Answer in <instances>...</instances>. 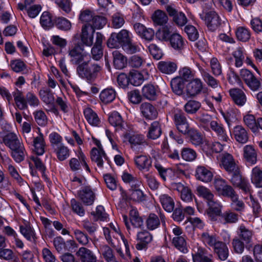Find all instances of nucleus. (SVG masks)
<instances>
[{
	"instance_id": "1",
	"label": "nucleus",
	"mask_w": 262,
	"mask_h": 262,
	"mask_svg": "<svg viewBox=\"0 0 262 262\" xmlns=\"http://www.w3.org/2000/svg\"><path fill=\"white\" fill-rule=\"evenodd\" d=\"M3 141L5 145L11 150V156L17 163L24 160L26 150L23 143L19 137L13 133H9L5 135Z\"/></svg>"
},
{
	"instance_id": "2",
	"label": "nucleus",
	"mask_w": 262,
	"mask_h": 262,
	"mask_svg": "<svg viewBox=\"0 0 262 262\" xmlns=\"http://www.w3.org/2000/svg\"><path fill=\"white\" fill-rule=\"evenodd\" d=\"M202 239L206 245L212 248L214 253L217 255L219 259L225 260L227 259L229 249L225 243L219 241L215 235L207 232L202 233Z\"/></svg>"
},
{
	"instance_id": "3",
	"label": "nucleus",
	"mask_w": 262,
	"mask_h": 262,
	"mask_svg": "<svg viewBox=\"0 0 262 262\" xmlns=\"http://www.w3.org/2000/svg\"><path fill=\"white\" fill-rule=\"evenodd\" d=\"M12 95L16 107L19 110H25L28 107V104L31 106L36 107L39 104V100L37 96L31 92H28L25 97L23 93L16 89Z\"/></svg>"
},
{
	"instance_id": "4",
	"label": "nucleus",
	"mask_w": 262,
	"mask_h": 262,
	"mask_svg": "<svg viewBox=\"0 0 262 262\" xmlns=\"http://www.w3.org/2000/svg\"><path fill=\"white\" fill-rule=\"evenodd\" d=\"M68 55L72 64L79 65L85 59L90 58V55L86 52L82 45L76 43L69 47Z\"/></svg>"
},
{
	"instance_id": "5",
	"label": "nucleus",
	"mask_w": 262,
	"mask_h": 262,
	"mask_svg": "<svg viewBox=\"0 0 262 262\" xmlns=\"http://www.w3.org/2000/svg\"><path fill=\"white\" fill-rule=\"evenodd\" d=\"M102 68L96 63H90V60L84 61L79 64L76 69L78 75L81 78L91 80L95 79Z\"/></svg>"
},
{
	"instance_id": "6",
	"label": "nucleus",
	"mask_w": 262,
	"mask_h": 262,
	"mask_svg": "<svg viewBox=\"0 0 262 262\" xmlns=\"http://www.w3.org/2000/svg\"><path fill=\"white\" fill-rule=\"evenodd\" d=\"M201 18L204 20L208 29L212 31L219 29L224 23L218 14L213 11L207 12L204 16H201Z\"/></svg>"
},
{
	"instance_id": "7",
	"label": "nucleus",
	"mask_w": 262,
	"mask_h": 262,
	"mask_svg": "<svg viewBox=\"0 0 262 262\" xmlns=\"http://www.w3.org/2000/svg\"><path fill=\"white\" fill-rule=\"evenodd\" d=\"M173 120L177 130L183 135H186L190 128L185 114L182 111L174 112Z\"/></svg>"
},
{
	"instance_id": "8",
	"label": "nucleus",
	"mask_w": 262,
	"mask_h": 262,
	"mask_svg": "<svg viewBox=\"0 0 262 262\" xmlns=\"http://www.w3.org/2000/svg\"><path fill=\"white\" fill-rule=\"evenodd\" d=\"M232 176L230 179V182L232 185L241 189L246 193H250L251 186L248 181L243 178L240 172L239 169L236 172L231 173Z\"/></svg>"
},
{
	"instance_id": "9",
	"label": "nucleus",
	"mask_w": 262,
	"mask_h": 262,
	"mask_svg": "<svg viewBox=\"0 0 262 262\" xmlns=\"http://www.w3.org/2000/svg\"><path fill=\"white\" fill-rule=\"evenodd\" d=\"M240 75L247 86L252 91L259 90L261 82L253 74L247 69H242L240 72Z\"/></svg>"
},
{
	"instance_id": "10",
	"label": "nucleus",
	"mask_w": 262,
	"mask_h": 262,
	"mask_svg": "<svg viewBox=\"0 0 262 262\" xmlns=\"http://www.w3.org/2000/svg\"><path fill=\"white\" fill-rule=\"evenodd\" d=\"M215 190L220 195L227 197L235 191L233 188L228 184L227 182L220 177H215L213 181Z\"/></svg>"
},
{
	"instance_id": "11",
	"label": "nucleus",
	"mask_w": 262,
	"mask_h": 262,
	"mask_svg": "<svg viewBox=\"0 0 262 262\" xmlns=\"http://www.w3.org/2000/svg\"><path fill=\"white\" fill-rule=\"evenodd\" d=\"M160 222L164 227H165L166 217L161 212L159 213V216L154 213H150L145 221L146 227L149 230H154L158 228L160 225Z\"/></svg>"
},
{
	"instance_id": "12",
	"label": "nucleus",
	"mask_w": 262,
	"mask_h": 262,
	"mask_svg": "<svg viewBox=\"0 0 262 262\" xmlns=\"http://www.w3.org/2000/svg\"><path fill=\"white\" fill-rule=\"evenodd\" d=\"M166 9L169 15L172 17V20L176 25L183 27L187 24L188 19L184 13L179 12L172 6H166Z\"/></svg>"
},
{
	"instance_id": "13",
	"label": "nucleus",
	"mask_w": 262,
	"mask_h": 262,
	"mask_svg": "<svg viewBox=\"0 0 262 262\" xmlns=\"http://www.w3.org/2000/svg\"><path fill=\"white\" fill-rule=\"evenodd\" d=\"M133 28L135 32L141 38L148 41L153 40L155 32L152 29L147 28L143 25L139 23L134 24Z\"/></svg>"
},
{
	"instance_id": "14",
	"label": "nucleus",
	"mask_w": 262,
	"mask_h": 262,
	"mask_svg": "<svg viewBox=\"0 0 262 262\" xmlns=\"http://www.w3.org/2000/svg\"><path fill=\"white\" fill-rule=\"evenodd\" d=\"M137 244L136 248L138 250L146 249L147 245L152 241V235L146 230L138 232L137 234Z\"/></svg>"
},
{
	"instance_id": "15",
	"label": "nucleus",
	"mask_w": 262,
	"mask_h": 262,
	"mask_svg": "<svg viewBox=\"0 0 262 262\" xmlns=\"http://www.w3.org/2000/svg\"><path fill=\"white\" fill-rule=\"evenodd\" d=\"M103 39V35L100 32H97L96 41L91 49L92 58L95 60H99L103 56L102 42Z\"/></svg>"
},
{
	"instance_id": "16",
	"label": "nucleus",
	"mask_w": 262,
	"mask_h": 262,
	"mask_svg": "<svg viewBox=\"0 0 262 262\" xmlns=\"http://www.w3.org/2000/svg\"><path fill=\"white\" fill-rule=\"evenodd\" d=\"M80 200L86 205H91L95 199V194L90 186L82 187L78 192Z\"/></svg>"
},
{
	"instance_id": "17",
	"label": "nucleus",
	"mask_w": 262,
	"mask_h": 262,
	"mask_svg": "<svg viewBox=\"0 0 262 262\" xmlns=\"http://www.w3.org/2000/svg\"><path fill=\"white\" fill-rule=\"evenodd\" d=\"M95 30L94 28H91L87 24L83 26L81 29V34L80 35L82 42L89 47H91L93 44L94 34Z\"/></svg>"
},
{
	"instance_id": "18",
	"label": "nucleus",
	"mask_w": 262,
	"mask_h": 262,
	"mask_svg": "<svg viewBox=\"0 0 262 262\" xmlns=\"http://www.w3.org/2000/svg\"><path fill=\"white\" fill-rule=\"evenodd\" d=\"M75 254L81 262H95L97 258L92 250L84 247L79 248Z\"/></svg>"
},
{
	"instance_id": "19",
	"label": "nucleus",
	"mask_w": 262,
	"mask_h": 262,
	"mask_svg": "<svg viewBox=\"0 0 262 262\" xmlns=\"http://www.w3.org/2000/svg\"><path fill=\"white\" fill-rule=\"evenodd\" d=\"M209 128L216 134L221 141L226 142L229 140L228 135L222 124L214 120L211 123Z\"/></svg>"
},
{
	"instance_id": "20",
	"label": "nucleus",
	"mask_w": 262,
	"mask_h": 262,
	"mask_svg": "<svg viewBox=\"0 0 262 262\" xmlns=\"http://www.w3.org/2000/svg\"><path fill=\"white\" fill-rule=\"evenodd\" d=\"M230 96L234 103L238 106H244L247 101L245 93L238 88L232 89L229 91Z\"/></svg>"
},
{
	"instance_id": "21",
	"label": "nucleus",
	"mask_w": 262,
	"mask_h": 262,
	"mask_svg": "<svg viewBox=\"0 0 262 262\" xmlns=\"http://www.w3.org/2000/svg\"><path fill=\"white\" fill-rule=\"evenodd\" d=\"M222 165L229 173L236 172L239 167L235 163L232 156L229 154H225L222 158Z\"/></svg>"
},
{
	"instance_id": "22",
	"label": "nucleus",
	"mask_w": 262,
	"mask_h": 262,
	"mask_svg": "<svg viewBox=\"0 0 262 262\" xmlns=\"http://www.w3.org/2000/svg\"><path fill=\"white\" fill-rule=\"evenodd\" d=\"M108 121L110 124L116 128L117 130L124 131L126 123L123 120L120 114L117 112H113L108 117Z\"/></svg>"
},
{
	"instance_id": "23",
	"label": "nucleus",
	"mask_w": 262,
	"mask_h": 262,
	"mask_svg": "<svg viewBox=\"0 0 262 262\" xmlns=\"http://www.w3.org/2000/svg\"><path fill=\"white\" fill-rule=\"evenodd\" d=\"M194 262H213L212 254H208L207 250L204 248L199 247L195 253L192 254Z\"/></svg>"
},
{
	"instance_id": "24",
	"label": "nucleus",
	"mask_w": 262,
	"mask_h": 262,
	"mask_svg": "<svg viewBox=\"0 0 262 262\" xmlns=\"http://www.w3.org/2000/svg\"><path fill=\"white\" fill-rule=\"evenodd\" d=\"M173 188L180 193L181 199L186 202H190L192 200V194L191 190L180 183H174Z\"/></svg>"
},
{
	"instance_id": "25",
	"label": "nucleus",
	"mask_w": 262,
	"mask_h": 262,
	"mask_svg": "<svg viewBox=\"0 0 262 262\" xmlns=\"http://www.w3.org/2000/svg\"><path fill=\"white\" fill-rule=\"evenodd\" d=\"M140 110L143 116L147 119H155L158 115L156 108L149 103H142L140 105Z\"/></svg>"
},
{
	"instance_id": "26",
	"label": "nucleus",
	"mask_w": 262,
	"mask_h": 262,
	"mask_svg": "<svg viewBox=\"0 0 262 262\" xmlns=\"http://www.w3.org/2000/svg\"><path fill=\"white\" fill-rule=\"evenodd\" d=\"M195 176L197 180L207 183L210 182L212 179L213 174L204 166H199L195 170Z\"/></svg>"
},
{
	"instance_id": "27",
	"label": "nucleus",
	"mask_w": 262,
	"mask_h": 262,
	"mask_svg": "<svg viewBox=\"0 0 262 262\" xmlns=\"http://www.w3.org/2000/svg\"><path fill=\"white\" fill-rule=\"evenodd\" d=\"M123 136L128 140L132 149H135L138 146L142 145L145 142L144 136L141 135L132 134L126 132L123 133Z\"/></svg>"
},
{
	"instance_id": "28",
	"label": "nucleus",
	"mask_w": 262,
	"mask_h": 262,
	"mask_svg": "<svg viewBox=\"0 0 262 262\" xmlns=\"http://www.w3.org/2000/svg\"><path fill=\"white\" fill-rule=\"evenodd\" d=\"M91 158L93 162H95L98 167L101 168L103 167L104 158L108 161V158L104 150H98L97 148H92L91 152Z\"/></svg>"
},
{
	"instance_id": "29",
	"label": "nucleus",
	"mask_w": 262,
	"mask_h": 262,
	"mask_svg": "<svg viewBox=\"0 0 262 262\" xmlns=\"http://www.w3.org/2000/svg\"><path fill=\"white\" fill-rule=\"evenodd\" d=\"M202 89V82L198 78L193 79L187 85V92L191 96L200 94Z\"/></svg>"
},
{
	"instance_id": "30",
	"label": "nucleus",
	"mask_w": 262,
	"mask_h": 262,
	"mask_svg": "<svg viewBox=\"0 0 262 262\" xmlns=\"http://www.w3.org/2000/svg\"><path fill=\"white\" fill-rule=\"evenodd\" d=\"M134 161L137 168L140 170H148L151 166V160L149 157L145 155L136 156Z\"/></svg>"
},
{
	"instance_id": "31",
	"label": "nucleus",
	"mask_w": 262,
	"mask_h": 262,
	"mask_svg": "<svg viewBox=\"0 0 262 262\" xmlns=\"http://www.w3.org/2000/svg\"><path fill=\"white\" fill-rule=\"evenodd\" d=\"M208 209L207 212L209 216H220L222 213V205L214 198L207 203Z\"/></svg>"
},
{
	"instance_id": "32",
	"label": "nucleus",
	"mask_w": 262,
	"mask_h": 262,
	"mask_svg": "<svg viewBox=\"0 0 262 262\" xmlns=\"http://www.w3.org/2000/svg\"><path fill=\"white\" fill-rule=\"evenodd\" d=\"M113 57V64L114 67L119 70H121L126 67L127 64V58L117 50L112 53Z\"/></svg>"
},
{
	"instance_id": "33",
	"label": "nucleus",
	"mask_w": 262,
	"mask_h": 262,
	"mask_svg": "<svg viewBox=\"0 0 262 262\" xmlns=\"http://www.w3.org/2000/svg\"><path fill=\"white\" fill-rule=\"evenodd\" d=\"M172 91L177 95H181L185 88V81L181 77H176L172 79L170 82Z\"/></svg>"
},
{
	"instance_id": "34",
	"label": "nucleus",
	"mask_w": 262,
	"mask_h": 262,
	"mask_svg": "<svg viewBox=\"0 0 262 262\" xmlns=\"http://www.w3.org/2000/svg\"><path fill=\"white\" fill-rule=\"evenodd\" d=\"M158 69L163 73L171 74L177 70V65L174 62L161 61L158 64Z\"/></svg>"
},
{
	"instance_id": "35",
	"label": "nucleus",
	"mask_w": 262,
	"mask_h": 262,
	"mask_svg": "<svg viewBox=\"0 0 262 262\" xmlns=\"http://www.w3.org/2000/svg\"><path fill=\"white\" fill-rule=\"evenodd\" d=\"M235 140L240 143H245L248 140V135L246 130L241 125L234 127L233 131Z\"/></svg>"
},
{
	"instance_id": "36",
	"label": "nucleus",
	"mask_w": 262,
	"mask_h": 262,
	"mask_svg": "<svg viewBox=\"0 0 262 262\" xmlns=\"http://www.w3.org/2000/svg\"><path fill=\"white\" fill-rule=\"evenodd\" d=\"M21 234L29 241L35 243L37 239L36 234L33 229L28 224L19 226Z\"/></svg>"
},
{
	"instance_id": "37",
	"label": "nucleus",
	"mask_w": 262,
	"mask_h": 262,
	"mask_svg": "<svg viewBox=\"0 0 262 262\" xmlns=\"http://www.w3.org/2000/svg\"><path fill=\"white\" fill-rule=\"evenodd\" d=\"M159 201L163 208L166 211L171 212L173 210L174 202L170 196L167 194H162L159 196Z\"/></svg>"
},
{
	"instance_id": "38",
	"label": "nucleus",
	"mask_w": 262,
	"mask_h": 262,
	"mask_svg": "<svg viewBox=\"0 0 262 262\" xmlns=\"http://www.w3.org/2000/svg\"><path fill=\"white\" fill-rule=\"evenodd\" d=\"M84 117L91 125L97 126L100 123V119L97 114L91 108L88 107L83 111Z\"/></svg>"
},
{
	"instance_id": "39",
	"label": "nucleus",
	"mask_w": 262,
	"mask_h": 262,
	"mask_svg": "<svg viewBox=\"0 0 262 262\" xmlns=\"http://www.w3.org/2000/svg\"><path fill=\"white\" fill-rule=\"evenodd\" d=\"M227 198H230L231 200V206L234 210L238 212L244 210L245 204L242 200H239L238 195L235 191H234Z\"/></svg>"
},
{
	"instance_id": "40",
	"label": "nucleus",
	"mask_w": 262,
	"mask_h": 262,
	"mask_svg": "<svg viewBox=\"0 0 262 262\" xmlns=\"http://www.w3.org/2000/svg\"><path fill=\"white\" fill-rule=\"evenodd\" d=\"M129 221L135 228H141L143 226V220L140 216L136 208H132L129 211Z\"/></svg>"
},
{
	"instance_id": "41",
	"label": "nucleus",
	"mask_w": 262,
	"mask_h": 262,
	"mask_svg": "<svg viewBox=\"0 0 262 262\" xmlns=\"http://www.w3.org/2000/svg\"><path fill=\"white\" fill-rule=\"evenodd\" d=\"M244 156L246 161L254 164L257 161V153L251 145H246L244 148Z\"/></svg>"
},
{
	"instance_id": "42",
	"label": "nucleus",
	"mask_w": 262,
	"mask_h": 262,
	"mask_svg": "<svg viewBox=\"0 0 262 262\" xmlns=\"http://www.w3.org/2000/svg\"><path fill=\"white\" fill-rule=\"evenodd\" d=\"M116 97V92L113 89H106L101 92L99 95L100 100L104 104L112 102Z\"/></svg>"
},
{
	"instance_id": "43",
	"label": "nucleus",
	"mask_w": 262,
	"mask_h": 262,
	"mask_svg": "<svg viewBox=\"0 0 262 262\" xmlns=\"http://www.w3.org/2000/svg\"><path fill=\"white\" fill-rule=\"evenodd\" d=\"M34 151L38 155H42L45 152V143L43 135L40 134L33 140Z\"/></svg>"
},
{
	"instance_id": "44",
	"label": "nucleus",
	"mask_w": 262,
	"mask_h": 262,
	"mask_svg": "<svg viewBox=\"0 0 262 262\" xmlns=\"http://www.w3.org/2000/svg\"><path fill=\"white\" fill-rule=\"evenodd\" d=\"M162 133V130L160 123L158 121L153 122L149 128L147 137L151 139L155 140L158 138Z\"/></svg>"
},
{
	"instance_id": "45",
	"label": "nucleus",
	"mask_w": 262,
	"mask_h": 262,
	"mask_svg": "<svg viewBox=\"0 0 262 262\" xmlns=\"http://www.w3.org/2000/svg\"><path fill=\"white\" fill-rule=\"evenodd\" d=\"M142 94L144 97L148 100H154L156 99L157 91L152 84H147L145 85L142 88Z\"/></svg>"
},
{
	"instance_id": "46",
	"label": "nucleus",
	"mask_w": 262,
	"mask_h": 262,
	"mask_svg": "<svg viewBox=\"0 0 262 262\" xmlns=\"http://www.w3.org/2000/svg\"><path fill=\"white\" fill-rule=\"evenodd\" d=\"M171 46L175 50H180L183 48L184 41L182 37L178 33L170 35L169 39Z\"/></svg>"
},
{
	"instance_id": "47",
	"label": "nucleus",
	"mask_w": 262,
	"mask_h": 262,
	"mask_svg": "<svg viewBox=\"0 0 262 262\" xmlns=\"http://www.w3.org/2000/svg\"><path fill=\"white\" fill-rule=\"evenodd\" d=\"M200 71L204 80L208 86L212 88H216L218 86L219 82L217 80L211 76L205 70L201 68L200 69Z\"/></svg>"
},
{
	"instance_id": "48",
	"label": "nucleus",
	"mask_w": 262,
	"mask_h": 262,
	"mask_svg": "<svg viewBox=\"0 0 262 262\" xmlns=\"http://www.w3.org/2000/svg\"><path fill=\"white\" fill-rule=\"evenodd\" d=\"M40 23L41 26L46 30L51 28L55 24L54 19L48 12H43L41 15Z\"/></svg>"
},
{
	"instance_id": "49",
	"label": "nucleus",
	"mask_w": 262,
	"mask_h": 262,
	"mask_svg": "<svg viewBox=\"0 0 262 262\" xmlns=\"http://www.w3.org/2000/svg\"><path fill=\"white\" fill-rule=\"evenodd\" d=\"M220 216L225 224L235 223L238 221L239 218L238 214L231 210H228L223 213H221Z\"/></svg>"
},
{
	"instance_id": "50",
	"label": "nucleus",
	"mask_w": 262,
	"mask_h": 262,
	"mask_svg": "<svg viewBox=\"0 0 262 262\" xmlns=\"http://www.w3.org/2000/svg\"><path fill=\"white\" fill-rule=\"evenodd\" d=\"M54 25L59 30L67 31L71 29L72 24L67 18L63 17H56Z\"/></svg>"
},
{
	"instance_id": "51",
	"label": "nucleus",
	"mask_w": 262,
	"mask_h": 262,
	"mask_svg": "<svg viewBox=\"0 0 262 262\" xmlns=\"http://www.w3.org/2000/svg\"><path fill=\"white\" fill-rule=\"evenodd\" d=\"M252 183L258 188H262V170L255 167L252 171Z\"/></svg>"
},
{
	"instance_id": "52",
	"label": "nucleus",
	"mask_w": 262,
	"mask_h": 262,
	"mask_svg": "<svg viewBox=\"0 0 262 262\" xmlns=\"http://www.w3.org/2000/svg\"><path fill=\"white\" fill-rule=\"evenodd\" d=\"M128 77L129 83L136 86L140 85L144 81L143 76L137 71H130Z\"/></svg>"
},
{
	"instance_id": "53",
	"label": "nucleus",
	"mask_w": 262,
	"mask_h": 262,
	"mask_svg": "<svg viewBox=\"0 0 262 262\" xmlns=\"http://www.w3.org/2000/svg\"><path fill=\"white\" fill-rule=\"evenodd\" d=\"M152 19L155 24L163 25L167 23L168 17L164 12L158 10L152 14Z\"/></svg>"
},
{
	"instance_id": "54",
	"label": "nucleus",
	"mask_w": 262,
	"mask_h": 262,
	"mask_svg": "<svg viewBox=\"0 0 262 262\" xmlns=\"http://www.w3.org/2000/svg\"><path fill=\"white\" fill-rule=\"evenodd\" d=\"M58 159L62 161L67 159L70 156V150L64 145H60L54 149Z\"/></svg>"
},
{
	"instance_id": "55",
	"label": "nucleus",
	"mask_w": 262,
	"mask_h": 262,
	"mask_svg": "<svg viewBox=\"0 0 262 262\" xmlns=\"http://www.w3.org/2000/svg\"><path fill=\"white\" fill-rule=\"evenodd\" d=\"M171 31L170 27L168 26H165L155 33L156 37L161 41H168L170 38Z\"/></svg>"
},
{
	"instance_id": "56",
	"label": "nucleus",
	"mask_w": 262,
	"mask_h": 262,
	"mask_svg": "<svg viewBox=\"0 0 262 262\" xmlns=\"http://www.w3.org/2000/svg\"><path fill=\"white\" fill-rule=\"evenodd\" d=\"M125 23V17L120 12L115 13L112 16V27L114 29L121 28Z\"/></svg>"
},
{
	"instance_id": "57",
	"label": "nucleus",
	"mask_w": 262,
	"mask_h": 262,
	"mask_svg": "<svg viewBox=\"0 0 262 262\" xmlns=\"http://www.w3.org/2000/svg\"><path fill=\"white\" fill-rule=\"evenodd\" d=\"M35 121L40 126H45L47 125L48 119L45 112L41 110L35 111L33 113Z\"/></svg>"
},
{
	"instance_id": "58",
	"label": "nucleus",
	"mask_w": 262,
	"mask_h": 262,
	"mask_svg": "<svg viewBox=\"0 0 262 262\" xmlns=\"http://www.w3.org/2000/svg\"><path fill=\"white\" fill-rule=\"evenodd\" d=\"M190 142L195 145H199L202 143V137L200 133L193 128H190L187 134Z\"/></svg>"
},
{
	"instance_id": "59",
	"label": "nucleus",
	"mask_w": 262,
	"mask_h": 262,
	"mask_svg": "<svg viewBox=\"0 0 262 262\" xmlns=\"http://www.w3.org/2000/svg\"><path fill=\"white\" fill-rule=\"evenodd\" d=\"M172 244L181 252L186 253L188 251L186 242L183 236H176L172 239Z\"/></svg>"
},
{
	"instance_id": "60",
	"label": "nucleus",
	"mask_w": 262,
	"mask_h": 262,
	"mask_svg": "<svg viewBox=\"0 0 262 262\" xmlns=\"http://www.w3.org/2000/svg\"><path fill=\"white\" fill-rule=\"evenodd\" d=\"M107 23V19L103 16L96 15L93 17L91 24H88L91 28L97 29L102 28Z\"/></svg>"
},
{
	"instance_id": "61",
	"label": "nucleus",
	"mask_w": 262,
	"mask_h": 262,
	"mask_svg": "<svg viewBox=\"0 0 262 262\" xmlns=\"http://www.w3.org/2000/svg\"><path fill=\"white\" fill-rule=\"evenodd\" d=\"M201 104L195 100H189L184 105V110L190 114H195L201 107Z\"/></svg>"
},
{
	"instance_id": "62",
	"label": "nucleus",
	"mask_w": 262,
	"mask_h": 262,
	"mask_svg": "<svg viewBox=\"0 0 262 262\" xmlns=\"http://www.w3.org/2000/svg\"><path fill=\"white\" fill-rule=\"evenodd\" d=\"M39 94L42 101L46 104H51L54 102V97L53 93L50 89L40 90Z\"/></svg>"
},
{
	"instance_id": "63",
	"label": "nucleus",
	"mask_w": 262,
	"mask_h": 262,
	"mask_svg": "<svg viewBox=\"0 0 262 262\" xmlns=\"http://www.w3.org/2000/svg\"><path fill=\"white\" fill-rule=\"evenodd\" d=\"M101 250L102 255L106 262H112L116 259L113 250L108 246H102Z\"/></svg>"
},
{
	"instance_id": "64",
	"label": "nucleus",
	"mask_w": 262,
	"mask_h": 262,
	"mask_svg": "<svg viewBox=\"0 0 262 262\" xmlns=\"http://www.w3.org/2000/svg\"><path fill=\"white\" fill-rule=\"evenodd\" d=\"M236 35L238 40L246 42L250 38L251 34L249 30L245 27H240L236 30Z\"/></svg>"
}]
</instances>
